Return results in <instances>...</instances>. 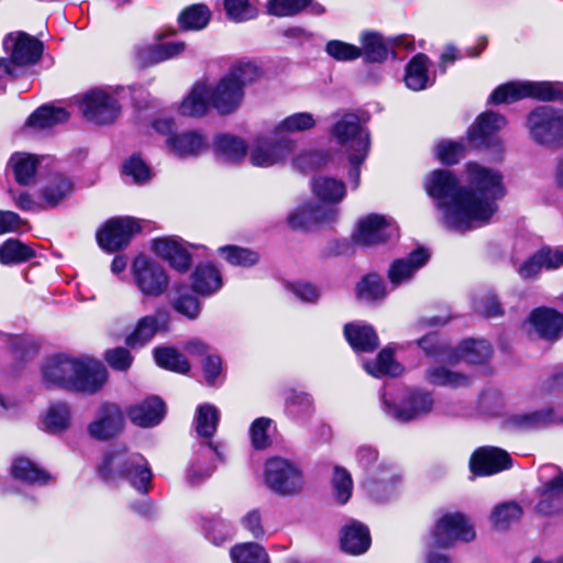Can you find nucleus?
Wrapping results in <instances>:
<instances>
[{"label": "nucleus", "instance_id": "obj_1", "mask_svg": "<svg viewBox=\"0 0 563 563\" xmlns=\"http://www.w3.org/2000/svg\"><path fill=\"white\" fill-rule=\"evenodd\" d=\"M467 187L446 169H437L426 178L429 196L437 200L444 225L456 232L482 228L498 210L497 201L506 195L503 176L476 163L466 165Z\"/></svg>", "mask_w": 563, "mask_h": 563}, {"label": "nucleus", "instance_id": "obj_2", "mask_svg": "<svg viewBox=\"0 0 563 563\" xmlns=\"http://www.w3.org/2000/svg\"><path fill=\"white\" fill-rule=\"evenodd\" d=\"M45 384L71 391L95 394L102 388L108 379L104 365L91 357H70L55 355L42 366Z\"/></svg>", "mask_w": 563, "mask_h": 563}, {"label": "nucleus", "instance_id": "obj_3", "mask_svg": "<svg viewBox=\"0 0 563 563\" xmlns=\"http://www.w3.org/2000/svg\"><path fill=\"white\" fill-rule=\"evenodd\" d=\"M97 473L107 483L125 478L142 494L150 492L153 477L147 460L140 453L129 452L123 446L108 451L97 466Z\"/></svg>", "mask_w": 563, "mask_h": 563}, {"label": "nucleus", "instance_id": "obj_4", "mask_svg": "<svg viewBox=\"0 0 563 563\" xmlns=\"http://www.w3.org/2000/svg\"><path fill=\"white\" fill-rule=\"evenodd\" d=\"M331 135L349 154V177L355 189L360 185L361 165L369 152V133L362 126L357 114L347 112L333 124Z\"/></svg>", "mask_w": 563, "mask_h": 563}, {"label": "nucleus", "instance_id": "obj_5", "mask_svg": "<svg viewBox=\"0 0 563 563\" xmlns=\"http://www.w3.org/2000/svg\"><path fill=\"white\" fill-rule=\"evenodd\" d=\"M260 75V68L250 62L234 65L214 87H209L211 107L221 114L235 111L243 100L244 86L256 80Z\"/></svg>", "mask_w": 563, "mask_h": 563}, {"label": "nucleus", "instance_id": "obj_6", "mask_svg": "<svg viewBox=\"0 0 563 563\" xmlns=\"http://www.w3.org/2000/svg\"><path fill=\"white\" fill-rule=\"evenodd\" d=\"M357 464L367 474L362 486L366 493L376 500H386L395 492L401 482V475L393 463L380 461L374 470H369L378 461V452L371 445H362L356 450Z\"/></svg>", "mask_w": 563, "mask_h": 563}, {"label": "nucleus", "instance_id": "obj_7", "mask_svg": "<svg viewBox=\"0 0 563 563\" xmlns=\"http://www.w3.org/2000/svg\"><path fill=\"white\" fill-rule=\"evenodd\" d=\"M3 48L9 57L0 58V70L14 77L15 68L35 64L42 55V43L25 33H11L3 40Z\"/></svg>", "mask_w": 563, "mask_h": 563}, {"label": "nucleus", "instance_id": "obj_8", "mask_svg": "<svg viewBox=\"0 0 563 563\" xmlns=\"http://www.w3.org/2000/svg\"><path fill=\"white\" fill-rule=\"evenodd\" d=\"M527 128L538 144L558 145L563 141V111L551 106L538 107L529 113Z\"/></svg>", "mask_w": 563, "mask_h": 563}, {"label": "nucleus", "instance_id": "obj_9", "mask_svg": "<svg viewBox=\"0 0 563 563\" xmlns=\"http://www.w3.org/2000/svg\"><path fill=\"white\" fill-rule=\"evenodd\" d=\"M266 485L276 494L288 496L303 487V476L298 465L287 459L272 457L265 464Z\"/></svg>", "mask_w": 563, "mask_h": 563}, {"label": "nucleus", "instance_id": "obj_10", "mask_svg": "<svg viewBox=\"0 0 563 563\" xmlns=\"http://www.w3.org/2000/svg\"><path fill=\"white\" fill-rule=\"evenodd\" d=\"M558 87L549 81L539 82H508L497 87L489 97L492 103H511L531 97L540 100L558 98Z\"/></svg>", "mask_w": 563, "mask_h": 563}, {"label": "nucleus", "instance_id": "obj_11", "mask_svg": "<svg viewBox=\"0 0 563 563\" xmlns=\"http://www.w3.org/2000/svg\"><path fill=\"white\" fill-rule=\"evenodd\" d=\"M132 274L136 287L145 296L157 297L168 288L169 279L165 269L144 255L134 258Z\"/></svg>", "mask_w": 563, "mask_h": 563}, {"label": "nucleus", "instance_id": "obj_12", "mask_svg": "<svg viewBox=\"0 0 563 563\" xmlns=\"http://www.w3.org/2000/svg\"><path fill=\"white\" fill-rule=\"evenodd\" d=\"M140 231L139 222L131 217L111 218L97 231V242L103 251L113 253L125 247Z\"/></svg>", "mask_w": 563, "mask_h": 563}, {"label": "nucleus", "instance_id": "obj_13", "mask_svg": "<svg viewBox=\"0 0 563 563\" xmlns=\"http://www.w3.org/2000/svg\"><path fill=\"white\" fill-rule=\"evenodd\" d=\"M383 401L385 412L400 422L420 419L430 413L433 408L431 394L421 389L409 391L400 405L391 402L386 395Z\"/></svg>", "mask_w": 563, "mask_h": 563}, {"label": "nucleus", "instance_id": "obj_14", "mask_svg": "<svg viewBox=\"0 0 563 563\" xmlns=\"http://www.w3.org/2000/svg\"><path fill=\"white\" fill-rule=\"evenodd\" d=\"M563 423V415L547 407L534 411L507 412L500 419V427L506 431H532Z\"/></svg>", "mask_w": 563, "mask_h": 563}, {"label": "nucleus", "instance_id": "obj_15", "mask_svg": "<svg viewBox=\"0 0 563 563\" xmlns=\"http://www.w3.org/2000/svg\"><path fill=\"white\" fill-rule=\"evenodd\" d=\"M475 538V531L468 519L461 512L443 515L435 525L432 539L435 545L446 548L455 541L468 542Z\"/></svg>", "mask_w": 563, "mask_h": 563}, {"label": "nucleus", "instance_id": "obj_16", "mask_svg": "<svg viewBox=\"0 0 563 563\" xmlns=\"http://www.w3.org/2000/svg\"><path fill=\"white\" fill-rule=\"evenodd\" d=\"M82 115L96 124L112 123L119 112L120 107L117 100L102 89H92L86 92L81 98Z\"/></svg>", "mask_w": 563, "mask_h": 563}, {"label": "nucleus", "instance_id": "obj_17", "mask_svg": "<svg viewBox=\"0 0 563 563\" xmlns=\"http://www.w3.org/2000/svg\"><path fill=\"white\" fill-rule=\"evenodd\" d=\"M397 232L398 229L391 219L379 214H369L360 220L354 240L358 244L369 246L397 236Z\"/></svg>", "mask_w": 563, "mask_h": 563}, {"label": "nucleus", "instance_id": "obj_18", "mask_svg": "<svg viewBox=\"0 0 563 563\" xmlns=\"http://www.w3.org/2000/svg\"><path fill=\"white\" fill-rule=\"evenodd\" d=\"M506 119L493 111L481 114L468 130L470 142L475 147H497L500 142L497 132L506 126Z\"/></svg>", "mask_w": 563, "mask_h": 563}, {"label": "nucleus", "instance_id": "obj_19", "mask_svg": "<svg viewBox=\"0 0 563 563\" xmlns=\"http://www.w3.org/2000/svg\"><path fill=\"white\" fill-rule=\"evenodd\" d=\"M339 209L333 206H321L307 202L295 209L288 217V222L294 229H309L314 224H325L335 220Z\"/></svg>", "mask_w": 563, "mask_h": 563}, {"label": "nucleus", "instance_id": "obj_20", "mask_svg": "<svg viewBox=\"0 0 563 563\" xmlns=\"http://www.w3.org/2000/svg\"><path fill=\"white\" fill-rule=\"evenodd\" d=\"M510 466V455L505 450L496 446H485L476 450L470 461L471 471L476 475H492Z\"/></svg>", "mask_w": 563, "mask_h": 563}, {"label": "nucleus", "instance_id": "obj_21", "mask_svg": "<svg viewBox=\"0 0 563 563\" xmlns=\"http://www.w3.org/2000/svg\"><path fill=\"white\" fill-rule=\"evenodd\" d=\"M294 143L286 139L275 142L257 141L250 153V161L254 166L269 167L286 159Z\"/></svg>", "mask_w": 563, "mask_h": 563}, {"label": "nucleus", "instance_id": "obj_22", "mask_svg": "<svg viewBox=\"0 0 563 563\" xmlns=\"http://www.w3.org/2000/svg\"><path fill=\"white\" fill-rule=\"evenodd\" d=\"M123 427V415L113 404L100 406L97 418L89 424V434L97 440H108L114 437Z\"/></svg>", "mask_w": 563, "mask_h": 563}, {"label": "nucleus", "instance_id": "obj_23", "mask_svg": "<svg viewBox=\"0 0 563 563\" xmlns=\"http://www.w3.org/2000/svg\"><path fill=\"white\" fill-rule=\"evenodd\" d=\"M169 317L164 309L156 310L154 314L141 318L134 331L126 338L131 347H142L147 344L158 331H166Z\"/></svg>", "mask_w": 563, "mask_h": 563}, {"label": "nucleus", "instance_id": "obj_24", "mask_svg": "<svg viewBox=\"0 0 563 563\" xmlns=\"http://www.w3.org/2000/svg\"><path fill=\"white\" fill-rule=\"evenodd\" d=\"M153 251L166 260L173 268L178 272H186L191 265V256L183 244V241L175 236L159 238L153 241Z\"/></svg>", "mask_w": 563, "mask_h": 563}, {"label": "nucleus", "instance_id": "obj_25", "mask_svg": "<svg viewBox=\"0 0 563 563\" xmlns=\"http://www.w3.org/2000/svg\"><path fill=\"white\" fill-rule=\"evenodd\" d=\"M153 251L166 260L173 268L178 272H186L191 265V256L183 244V241L175 236L159 238L153 241Z\"/></svg>", "mask_w": 563, "mask_h": 563}, {"label": "nucleus", "instance_id": "obj_26", "mask_svg": "<svg viewBox=\"0 0 563 563\" xmlns=\"http://www.w3.org/2000/svg\"><path fill=\"white\" fill-rule=\"evenodd\" d=\"M166 147L178 157L197 156L208 148V140L202 133L189 130L167 137Z\"/></svg>", "mask_w": 563, "mask_h": 563}, {"label": "nucleus", "instance_id": "obj_27", "mask_svg": "<svg viewBox=\"0 0 563 563\" xmlns=\"http://www.w3.org/2000/svg\"><path fill=\"white\" fill-rule=\"evenodd\" d=\"M529 323L541 339L554 341L563 330V314L554 309L540 307L530 313Z\"/></svg>", "mask_w": 563, "mask_h": 563}, {"label": "nucleus", "instance_id": "obj_28", "mask_svg": "<svg viewBox=\"0 0 563 563\" xmlns=\"http://www.w3.org/2000/svg\"><path fill=\"white\" fill-rule=\"evenodd\" d=\"M130 420L139 427H155L165 416V404L156 396L148 397L141 402L130 406L126 411Z\"/></svg>", "mask_w": 563, "mask_h": 563}, {"label": "nucleus", "instance_id": "obj_29", "mask_svg": "<svg viewBox=\"0 0 563 563\" xmlns=\"http://www.w3.org/2000/svg\"><path fill=\"white\" fill-rule=\"evenodd\" d=\"M429 260V253L423 249L412 251L407 257L396 260L388 269V279L394 287L409 282L416 272Z\"/></svg>", "mask_w": 563, "mask_h": 563}, {"label": "nucleus", "instance_id": "obj_30", "mask_svg": "<svg viewBox=\"0 0 563 563\" xmlns=\"http://www.w3.org/2000/svg\"><path fill=\"white\" fill-rule=\"evenodd\" d=\"M563 473L549 481L540 490L537 511L544 516H555L563 510Z\"/></svg>", "mask_w": 563, "mask_h": 563}, {"label": "nucleus", "instance_id": "obj_31", "mask_svg": "<svg viewBox=\"0 0 563 563\" xmlns=\"http://www.w3.org/2000/svg\"><path fill=\"white\" fill-rule=\"evenodd\" d=\"M192 289L205 297L218 292L223 285L220 271L212 264L198 265L191 276Z\"/></svg>", "mask_w": 563, "mask_h": 563}, {"label": "nucleus", "instance_id": "obj_32", "mask_svg": "<svg viewBox=\"0 0 563 563\" xmlns=\"http://www.w3.org/2000/svg\"><path fill=\"white\" fill-rule=\"evenodd\" d=\"M344 335L353 350L358 352H372L379 345L378 336L371 325L347 323Z\"/></svg>", "mask_w": 563, "mask_h": 563}, {"label": "nucleus", "instance_id": "obj_33", "mask_svg": "<svg viewBox=\"0 0 563 563\" xmlns=\"http://www.w3.org/2000/svg\"><path fill=\"white\" fill-rule=\"evenodd\" d=\"M185 49L183 42H167L140 47L136 57L142 65L157 64L173 58Z\"/></svg>", "mask_w": 563, "mask_h": 563}, {"label": "nucleus", "instance_id": "obj_34", "mask_svg": "<svg viewBox=\"0 0 563 563\" xmlns=\"http://www.w3.org/2000/svg\"><path fill=\"white\" fill-rule=\"evenodd\" d=\"M74 190L73 181L65 175L55 174L48 177L41 194L47 207L54 208L67 199Z\"/></svg>", "mask_w": 563, "mask_h": 563}, {"label": "nucleus", "instance_id": "obj_35", "mask_svg": "<svg viewBox=\"0 0 563 563\" xmlns=\"http://www.w3.org/2000/svg\"><path fill=\"white\" fill-rule=\"evenodd\" d=\"M369 545V531L364 525L352 522L343 529L341 536V547L343 551L357 555L366 552Z\"/></svg>", "mask_w": 563, "mask_h": 563}, {"label": "nucleus", "instance_id": "obj_36", "mask_svg": "<svg viewBox=\"0 0 563 563\" xmlns=\"http://www.w3.org/2000/svg\"><path fill=\"white\" fill-rule=\"evenodd\" d=\"M492 355L490 344L485 340H464L456 350H453V363L463 360L470 364H482Z\"/></svg>", "mask_w": 563, "mask_h": 563}, {"label": "nucleus", "instance_id": "obj_37", "mask_svg": "<svg viewBox=\"0 0 563 563\" xmlns=\"http://www.w3.org/2000/svg\"><path fill=\"white\" fill-rule=\"evenodd\" d=\"M68 119L69 113L64 108L45 104L29 117L26 125L36 130H47L65 123Z\"/></svg>", "mask_w": 563, "mask_h": 563}, {"label": "nucleus", "instance_id": "obj_38", "mask_svg": "<svg viewBox=\"0 0 563 563\" xmlns=\"http://www.w3.org/2000/svg\"><path fill=\"white\" fill-rule=\"evenodd\" d=\"M428 67L429 58L424 54L415 55L406 68V86L413 91H420L430 86Z\"/></svg>", "mask_w": 563, "mask_h": 563}, {"label": "nucleus", "instance_id": "obj_39", "mask_svg": "<svg viewBox=\"0 0 563 563\" xmlns=\"http://www.w3.org/2000/svg\"><path fill=\"white\" fill-rule=\"evenodd\" d=\"M216 154L228 163H236L246 155V144L243 140L231 134H219L214 137Z\"/></svg>", "mask_w": 563, "mask_h": 563}, {"label": "nucleus", "instance_id": "obj_40", "mask_svg": "<svg viewBox=\"0 0 563 563\" xmlns=\"http://www.w3.org/2000/svg\"><path fill=\"white\" fill-rule=\"evenodd\" d=\"M37 165L38 159L36 156L27 153H14L8 163L16 183L22 186L30 185L33 181Z\"/></svg>", "mask_w": 563, "mask_h": 563}, {"label": "nucleus", "instance_id": "obj_41", "mask_svg": "<svg viewBox=\"0 0 563 563\" xmlns=\"http://www.w3.org/2000/svg\"><path fill=\"white\" fill-rule=\"evenodd\" d=\"M209 101V86L197 84L179 107V111L188 117H201L207 112Z\"/></svg>", "mask_w": 563, "mask_h": 563}, {"label": "nucleus", "instance_id": "obj_42", "mask_svg": "<svg viewBox=\"0 0 563 563\" xmlns=\"http://www.w3.org/2000/svg\"><path fill=\"white\" fill-rule=\"evenodd\" d=\"M312 190L320 200L329 203H339L346 192L343 181L325 176L312 180Z\"/></svg>", "mask_w": 563, "mask_h": 563}, {"label": "nucleus", "instance_id": "obj_43", "mask_svg": "<svg viewBox=\"0 0 563 563\" xmlns=\"http://www.w3.org/2000/svg\"><path fill=\"white\" fill-rule=\"evenodd\" d=\"M11 474L15 479L26 484H46L51 479V475L44 470L37 467L32 461L18 457L11 465Z\"/></svg>", "mask_w": 563, "mask_h": 563}, {"label": "nucleus", "instance_id": "obj_44", "mask_svg": "<svg viewBox=\"0 0 563 563\" xmlns=\"http://www.w3.org/2000/svg\"><path fill=\"white\" fill-rule=\"evenodd\" d=\"M220 420L218 408L211 404L198 406L195 416V429L199 437L210 439L217 431Z\"/></svg>", "mask_w": 563, "mask_h": 563}, {"label": "nucleus", "instance_id": "obj_45", "mask_svg": "<svg viewBox=\"0 0 563 563\" xmlns=\"http://www.w3.org/2000/svg\"><path fill=\"white\" fill-rule=\"evenodd\" d=\"M70 422V408L66 402L52 404L43 420V429L49 433H60L65 431Z\"/></svg>", "mask_w": 563, "mask_h": 563}, {"label": "nucleus", "instance_id": "obj_46", "mask_svg": "<svg viewBox=\"0 0 563 563\" xmlns=\"http://www.w3.org/2000/svg\"><path fill=\"white\" fill-rule=\"evenodd\" d=\"M154 358L162 368L179 374H186L190 371V364L187 358L174 347H156L154 350Z\"/></svg>", "mask_w": 563, "mask_h": 563}, {"label": "nucleus", "instance_id": "obj_47", "mask_svg": "<svg viewBox=\"0 0 563 563\" xmlns=\"http://www.w3.org/2000/svg\"><path fill=\"white\" fill-rule=\"evenodd\" d=\"M34 256V250L16 239H9L0 245V263L3 265L23 263Z\"/></svg>", "mask_w": 563, "mask_h": 563}, {"label": "nucleus", "instance_id": "obj_48", "mask_svg": "<svg viewBox=\"0 0 563 563\" xmlns=\"http://www.w3.org/2000/svg\"><path fill=\"white\" fill-rule=\"evenodd\" d=\"M230 556L233 563H269L265 549L255 542L234 545Z\"/></svg>", "mask_w": 563, "mask_h": 563}, {"label": "nucleus", "instance_id": "obj_49", "mask_svg": "<svg viewBox=\"0 0 563 563\" xmlns=\"http://www.w3.org/2000/svg\"><path fill=\"white\" fill-rule=\"evenodd\" d=\"M205 537L212 544L220 547L233 537L232 525L221 517H212L203 520Z\"/></svg>", "mask_w": 563, "mask_h": 563}, {"label": "nucleus", "instance_id": "obj_50", "mask_svg": "<svg viewBox=\"0 0 563 563\" xmlns=\"http://www.w3.org/2000/svg\"><path fill=\"white\" fill-rule=\"evenodd\" d=\"M210 10L205 4H192L178 16L181 29L198 31L207 26L210 20Z\"/></svg>", "mask_w": 563, "mask_h": 563}, {"label": "nucleus", "instance_id": "obj_51", "mask_svg": "<svg viewBox=\"0 0 563 563\" xmlns=\"http://www.w3.org/2000/svg\"><path fill=\"white\" fill-rule=\"evenodd\" d=\"M365 371L375 377L384 375L397 376L401 373V367L394 361L393 351L383 349L375 362H366L364 364Z\"/></svg>", "mask_w": 563, "mask_h": 563}, {"label": "nucleus", "instance_id": "obj_52", "mask_svg": "<svg viewBox=\"0 0 563 563\" xmlns=\"http://www.w3.org/2000/svg\"><path fill=\"white\" fill-rule=\"evenodd\" d=\"M362 55L371 63H380L387 58L388 48L378 33L367 32L362 35Z\"/></svg>", "mask_w": 563, "mask_h": 563}, {"label": "nucleus", "instance_id": "obj_53", "mask_svg": "<svg viewBox=\"0 0 563 563\" xmlns=\"http://www.w3.org/2000/svg\"><path fill=\"white\" fill-rule=\"evenodd\" d=\"M522 516L521 507L515 501H508L495 507L490 520L495 529L506 530Z\"/></svg>", "mask_w": 563, "mask_h": 563}, {"label": "nucleus", "instance_id": "obj_54", "mask_svg": "<svg viewBox=\"0 0 563 563\" xmlns=\"http://www.w3.org/2000/svg\"><path fill=\"white\" fill-rule=\"evenodd\" d=\"M426 378L430 384L452 388L466 386L470 382L467 376L450 371L443 366L428 369Z\"/></svg>", "mask_w": 563, "mask_h": 563}, {"label": "nucleus", "instance_id": "obj_55", "mask_svg": "<svg viewBox=\"0 0 563 563\" xmlns=\"http://www.w3.org/2000/svg\"><path fill=\"white\" fill-rule=\"evenodd\" d=\"M317 121L310 112H297L282 120L275 129L276 134L299 133L314 128Z\"/></svg>", "mask_w": 563, "mask_h": 563}, {"label": "nucleus", "instance_id": "obj_56", "mask_svg": "<svg viewBox=\"0 0 563 563\" xmlns=\"http://www.w3.org/2000/svg\"><path fill=\"white\" fill-rule=\"evenodd\" d=\"M356 294L361 300L375 301L386 296L384 282L376 274H368L356 286Z\"/></svg>", "mask_w": 563, "mask_h": 563}, {"label": "nucleus", "instance_id": "obj_57", "mask_svg": "<svg viewBox=\"0 0 563 563\" xmlns=\"http://www.w3.org/2000/svg\"><path fill=\"white\" fill-rule=\"evenodd\" d=\"M219 254L231 265L234 266H253L260 256L256 252L236 245H227L219 249Z\"/></svg>", "mask_w": 563, "mask_h": 563}, {"label": "nucleus", "instance_id": "obj_58", "mask_svg": "<svg viewBox=\"0 0 563 563\" xmlns=\"http://www.w3.org/2000/svg\"><path fill=\"white\" fill-rule=\"evenodd\" d=\"M419 346L427 355L439 361L453 363V350L439 341L435 333L428 334L419 341Z\"/></svg>", "mask_w": 563, "mask_h": 563}, {"label": "nucleus", "instance_id": "obj_59", "mask_svg": "<svg viewBox=\"0 0 563 563\" xmlns=\"http://www.w3.org/2000/svg\"><path fill=\"white\" fill-rule=\"evenodd\" d=\"M311 0H267V13L275 16H291L301 12Z\"/></svg>", "mask_w": 563, "mask_h": 563}, {"label": "nucleus", "instance_id": "obj_60", "mask_svg": "<svg viewBox=\"0 0 563 563\" xmlns=\"http://www.w3.org/2000/svg\"><path fill=\"white\" fill-rule=\"evenodd\" d=\"M325 52L339 62L355 60L362 56L360 47L339 40L329 41L325 45Z\"/></svg>", "mask_w": 563, "mask_h": 563}, {"label": "nucleus", "instance_id": "obj_61", "mask_svg": "<svg viewBox=\"0 0 563 563\" xmlns=\"http://www.w3.org/2000/svg\"><path fill=\"white\" fill-rule=\"evenodd\" d=\"M332 485L335 498L340 504H345L352 495L353 481L350 473L342 467L336 466L332 478Z\"/></svg>", "mask_w": 563, "mask_h": 563}, {"label": "nucleus", "instance_id": "obj_62", "mask_svg": "<svg viewBox=\"0 0 563 563\" xmlns=\"http://www.w3.org/2000/svg\"><path fill=\"white\" fill-rule=\"evenodd\" d=\"M286 409L290 416L300 418L311 412L312 400L305 393L291 391L286 398Z\"/></svg>", "mask_w": 563, "mask_h": 563}, {"label": "nucleus", "instance_id": "obj_63", "mask_svg": "<svg viewBox=\"0 0 563 563\" xmlns=\"http://www.w3.org/2000/svg\"><path fill=\"white\" fill-rule=\"evenodd\" d=\"M123 174L130 176L135 184H143L152 176L150 167L137 155L131 156L123 164Z\"/></svg>", "mask_w": 563, "mask_h": 563}, {"label": "nucleus", "instance_id": "obj_64", "mask_svg": "<svg viewBox=\"0 0 563 563\" xmlns=\"http://www.w3.org/2000/svg\"><path fill=\"white\" fill-rule=\"evenodd\" d=\"M464 147L459 142L442 141L437 145V157L446 165L456 164L463 157Z\"/></svg>", "mask_w": 563, "mask_h": 563}]
</instances>
